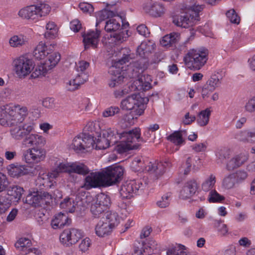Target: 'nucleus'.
Masks as SVG:
<instances>
[{"mask_svg": "<svg viewBox=\"0 0 255 255\" xmlns=\"http://www.w3.org/2000/svg\"><path fill=\"white\" fill-rule=\"evenodd\" d=\"M77 153H83L94 148V139L93 136L86 133L79 134L74 138L71 145Z\"/></svg>", "mask_w": 255, "mask_h": 255, "instance_id": "0eeeda50", "label": "nucleus"}, {"mask_svg": "<svg viewBox=\"0 0 255 255\" xmlns=\"http://www.w3.org/2000/svg\"><path fill=\"white\" fill-rule=\"evenodd\" d=\"M9 174L13 177L18 178L25 175L26 170L24 166L20 165L11 164L8 168Z\"/></svg>", "mask_w": 255, "mask_h": 255, "instance_id": "ea45409f", "label": "nucleus"}, {"mask_svg": "<svg viewBox=\"0 0 255 255\" xmlns=\"http://www.w3.org/2000/svg\"><path fill=\"white\" fill-rule=\"evenodd\" d=\"M236 179L237 184L243 182L248 177V173L246 171L243 170H239L235 172L232 173Z\"/></svg>", "mask_w": 255, "mask_h": 255, "instance_id": "13d9d810", "label": "nucleus"}, {"mask_svg": "<svg viewBox=\"0 0 255 255\" xmlns=\"http://www.w3.org/2000/svg\"><path fill=\"white\" fill-rule=\"evenodd\" d=\"M146 163L140 157H135L131 163V168L134 171H143Z\"/></svg>", "mask_w": 255, "mask_h": 255, "instance_id": "3c124183", "label": "nucleus"}, {"mask_svg": "<svg viewBox=\"0 0 255 255\" xmlns=\"http://www.w3.org/2000/svg\"><path fill=\"white\" fill-rule=\"evenodd\" d=\"M215 89L205 84L202 87L201 91V94L203 99L207 100L210 97L211 93Z\"/></svg>", "mask_w": 255, "mask_h": 255, "instance_id": "0e129e2a", "label": "nucleus"}, {"mask_svg": "<svg viewBox=\"0 0 255 255\" xmlns=\"http://www.w3.org/2000/svg\"><path fill=\"white\" fill-rule=\"evenodd\" d=\"M56 177V174L53 172L40 174L36 180V184H39L40 187L50 188L53 185L54 179Z\"/></svg>", "mask_w": 255, "mask_h": 255, "instance_id": "a878e982", "label": "nucleus"}, {"mask_svg": "<svg viewBox=\"0 0 255 255\" xmlns=\"http://www.w3.org/2000/svg\"><path fill=\"white\" fill-rule=\"evenodd\" d=\"M120 141L117 150L120 153H123L132 149L139 147L140 143L145 140L140 137V129L135 128L128 131L119 133L114 128H108L102 130V134L98 136L96 141L94 140V148L105 149L111 144L114 145Z\"/></svg>", "mask_w": 255, "mask_h": 255, "instance_id": "f257e3e1", "label": "nucleus"}, {"mask_svg": "<svg viewBox=\"0 0 255 255\" xmlns=\"http://www.w3.org/2000/svg\"><path fill=\"white\" fill-rule=\"evenodd\" d=\"M33 129V124L26 123L12 128L10 130V133L14 140H20L25 138Z\"/></svg>", "mask_w": 255, "mask_h": 255, "instance_id": "a211bd4d", "label": "nucleus"}, {"mask_svg": "<svg viewBox=\"0 0 255 255\" xmlns=\"http://www.w3.org/2000/svg\"><path fill=\"white\" fill-rule=\"evenodd\" d=\"M33 65H15V71L19 78H22L31 73Z\"/></svg>", "mask_w": 255, "mask_h": 255, "instance_id": "de8ad7c7", "label": "nucleus"}, {"mask_svg": "<svg viewBox=\"0 0 255 255\" xmlns=\"http://www.w3.org/2000/svg\"><path fill=\"white\" fill-rule=\"evenodd\" d=\"M106 186L119 182L122 178L124 169L120 165L109 166L102 171Z\"/></svg>", "mask_w": 255, "mask_h": 255, "instance_id": "1a4fd4ad", "label": "nucleus"}, {"mask_svg": "<svg viewBox=\"0 0 255 255\" xmlns=\"http://www.w3.org/2000/svg\"><path fill=\"white\" fill-rule=\"evenodd\" d=\"M224 199V197L215 190H212L209 193L208 200L211 203L220 202Z\"/></svg>", "mask_w": 255, "mask_h": 255, "instance_id": "e2e57ef3", "label": "nucleus"}, {"mask_svg": "<svg viewBox=\"0 0 255 255\" xmlns=\"http://www.w3.org/2000/svg\"><path fill=\"white\" fill-rule=\"evenodd\" d=\"M91 245V241L89 238L82 240L79 245V250L82 253L87 252Z\"/></svg>", "mask_w": 255, "mask_h": 255, "instance_id": "338daca9", "label": "nucleus"}, {"mask_svg": "<svg viewBox=\"0 0 255 255\" xmlns=\"http://www.w3.org/2000/svg\"><path fill=\"white\" fill-rule=\"evenodd\" d=\"M238 185L234 175L232 173H230L223 178L222 185L223 187L226 189H231L235 188Z\"/></svg>", "mask_w": 255, "mask_h": 255, "instance_id": "49530a36", "label": "nucleus"}, {"mask_svg": "<svg viewBox=\"0 0 255 255\" xmlns=\"http://www.w3.org/2000/svg\"><path fill=\"white\" fill-rule=\"evenodd\" d=\"M185 134H186V130L175 131L167 136L166 139L175 145L181 146L185 143L183 136Z\"/></svg>", "mask_w": 255, "mask_h": 255, "instance_id": "473e14b6", "label": "nucleus"}, {"mask_svg": "<svg viewBox=\"0 0 255 255\" xmlns=\"http://www.w3.org/2000/svg\"><path fill=\"white\" fill-rule=\"evenodd\" d=\"M46 150L41 147H31L28 149L23 154L24 161L28 164H37L44 160Z\"/></svg>", "mask_w": 255, "mask_h": 255, "instance_id": "9b49d317", "label": "nucleus"}, {"mask_svg": "<svg viewBox=\"0 0 255 255\" xmlns=\"http://www.w3.org/2000/svg\"><path fill=\"white\" fill-rule=\"evenodd\" d=\"M155 46L154 43L151 41H143L137 48V54L142 58H146L154 49Z\"/></svg>", "mask_w": 255, "mask_h": 255, "instance_id": "c85d7f7f", "label": "nucleus"}, {"mask_svg": "<svg viewBox=\"0 0 255 255\" xmlns=\"http://www.w3.org/2000/svg\"><path fill=\"white\" fill-rule=\"evenodd\" d=\"M24 190L22 187L17 185H12L9 187L7 189V196L11 197V199L14 202H18L21 199Z\"/></svg>", "mask_w": 255, "mask_h": 255, "instance_id": "f704fd0d", "label": "nucleus"}, {"mask_svg": "<svg viewBox=\"0 0 255 255\" xmlns=\"http://www.w3.org/2000/svg\"><path fill=\"white\" fill-rule=\"evenodd\" d=\"M27 42V38L23 35H14L9 40L10 45L13 47L21 46L25 45Z\"/></svg>", "mask_w": 255, "mask_h": 255, "instance_id": "a18cd8bd", "label": "nucleus"}, {"mask_svg": "<svg viewBox=\"0 0 255 255\" xmlns=\"http://www.w3.org/2000/svg\"><path fill=\"white\" fill-rule=\"evenodd\" d=\"M71 163H60L55 168L53 173L58 175L59 173L67 172L70 174Z\"/></svg>", "mask_w": 255, "mask_h": 255, "instance_id": "bf43d9fd", "label": "nucleus"}, {"mask_svg": "<svg viewBox=\"0 0 255 255\" xmlns=\"http://www.w3.org/2000/svg\"><path fill=\"white\" fill-rule=\"evenodd\" d=\"M10 200L6 194L0 195V214L4 213L10 206Z\"/></svg>", "mask_w": 255, "mask_h": 255, "instance_id": "603ef678", "label": "nucleus"}, {"mask_svg": "<svg viewBox=\"0 0 255 255\" xmlns=\"http://www.w3.org/2000/svg\"><path fill=\"white\" fill-rule=\"evenodd\" d=\"M56 65H33L31 69V77L32 78H39L44 76L49 70H51Z\"/></svg>", "mask_w": 255, "mask_h": 255, "instance_id": "bb28decb", "label": "nucleus"}, {"mask_svg": "<svg viewBox=\"0 0 255 255\" xmlns=\"http://www.w3.org/2000/svg\"><path fill=\"white\" fill-rule=\"evenodd\" d=\"M32 55L26 53L15 58L13 62L14 64H32Z\"/></svg>", "mask_w": 255, "mask_h": 255, "instance_id": "5fc2aeb1", "label": "nucleus"}, {"mask_svg": "<svg viewBox=\"0 0 255 255\" xmlns=\"http://www.w3.org/2000/svg\"><path fill=\"white\" fill-rule=\"evenodd\" d=\"M151 81L152 80L150 75H141L140 78L133 81L132 88L134 89L135 91L148 90L151 87Z\"/></svg>", "mask_w": 255, "mask_h": 255, "instance_id": "b1692460", "label": "nucleus"}, {"mask_svg": "<svg viewBox=\"0 0 255 255\" xmlns=\"http://www.w3.org/2000/svg\"><path fill=\"white\" fill-rule=\"evenodd\" d=\"M113 229V228L107 224L104 220L101 219L96 226L95 232L98 236L103 237L111 233Z\"/></svg>", "mask_w": 255, "mask_h": 255, "instance_id": "72a5a7b5", "label": "nucleus"}, {"mask_svg": "<svg viewBox=\"0 0 255 255\" xmlns=\"http://www.w3.org/2000/svg\"><path fill=\"white\" fill-rule=\"evenodd\" d=\"M46 32L45 33V37L47 38H53L57 33V29L53 22H49L46 26Z\"/></svg>", "mask_w": 255, "mask_h": 255, "instance_id": "09e8293b", "label": "nucleus"}, {"mask_svg": "<svg viewBox=\"0 0 255 255\" xmlns=\"http://www.w3.org/2000/svg\"><path fill=\"white\" fill-rule=\"evenodd\" d=\"M198 189L197 181L191 179L187 181L184 184L180 193V197L183 199H187L192 197Z\"/></svg>", "mask_w": 255, "mask_h": 255, "instance_id": "412c9836", "label": "nucleus"}, {"mask_svg": "<svg viewBox=\"0 0 255 255\" xmlns=\"http://www.w3.org/2000/svg\"><path fill=\"white\" fill-rule=\"evenodd\" d=\"M77 203L72 198H66L60 203V207L66 212L73 213L75 211Z\"/></svg>", "mask_w": 255, "mask_h": 255, "instance_id": "79ce46f5", "label": "nucleus"}, {"mask_svg": "<svg viewBox=\"0 0 255 255\" xmlns=\"http://www.w3.org/2000/svg\"><path fill=\"white\" fill-rule=\"evenodd\" d=\"M204 8L203 5L194 2L182 8L180 13L174 16L172 22L176 25L183 28L193 26L200 20L199 12Z\"/></svg>", "mask_w": 255, "mask_h": 255, "instance_id": "7ed1b4c3", "label": "nucleus"}, {"mask_svg": "<svg viewBox=\"0 0 255 255\" xmlns=\"http://www.w3.org/2000/svg\"><path fill=\"white\" fill-rule=\"evenodd\" d=\"M112 12L106 9H104L96 13V16L97 18V22L96 26L97 27L100 23L108 18Z\"/></svg>", "mask_w": 255, "mask_h": 255, "instance_id": "4d7b16f0", "label": "nucleus"}, {"mask_svg": "<svg viewBox=\"0 0 255 255\" xmlns=\"http://www.w3.org/2000/svg\"><path fill=\"white\" fill-rule=\"evenodd\" d=\"M116 58L114 59V64H126L132 62L134 58V54L131 52L130 49L127 48H122L116 55Z\"/></svg>", "mask_w": 255, "mask_h": 255, "instance_id": "5701e85b", "label": "nucleus"}, {"mask_svg": "<svg viewBox=\"0 0 255 255\" xmlns=\"http://www.w3.org/2000/svg\"><path fill=\"white\" fill-rule=\"evenodd\" d=\"M207 50L198 51L192 49L189 51L184 57L185 64H205L207 60Z\"/></svg>", "mask_w": 255, "mask_h": 255, "instance_id": "ddd939ff", "label": "nucleus"}, {"mask_svg": "<svg viewBox=\"0 0 255 255\" xmlns=\"http://www.w3.org/2000/svg\"><path fill=\"white\" fill-rule=\"evenodd\" d=\"M31 244V241L28 238H21L15 244V248L19 251H25Z\"/></svg>", "mask_w": 255, "mask_h": 255, "instance_id": "864d4df0", "label": "nucleus"}, {"mask_svg": "<svg viewBox=\"0 0 255 255\" xmlns=\"http://www.w3.org/2000/svg\"><path fill=\"white\" fill-rule=\"evenodd\" d=\"M51 199V195L47 192H43L39 194L38 192L29 194L26 197L25 203L31 206L36 207L41 206Z\"/></svg>", "mask_w": 255, "mask_h": 255, "instance_id": "f3484780", "label": "nucleus"}, {"mask_svg": "<svg viewBox=\"0 0 255 255\" xmlns=\"http://www.w3.org/2000/svg\"><path fill=\"white\" fill-rule=\"evenodd\" d=\"M145 186V183L143 184L140 180L127 181L121 187L120 191L121 196L123 199L130 198L139 190H142Z\"/></svg>", "mask_w": 255, "mask_h": 255, "instance_id": "9d476101", "label": "nucleus"}, {"mask_svg": "<svg viewBox=\"0 0 255 255\" xmlns=\"http://www.w3.org/2000/svg\"><path fill=\"white\" fill-rule=\"evenodd\" d=\"M100 186H106L102 172L91 173L85 179L84 184L81 186L86 190Z\"/></svg>", "mask_w": 255, "mask_h": 255, "instance_id": "4468645a", "label": "nucleus"}, {"mask_svg": "<svg viewBox=\"0 0 255 255\" xmlns=\"http://www.w3.org/2000/svg\"><path fill=\"white\" fill-rule=\"evenodd\" d=\"M100 34L101 31L98 29H96L95 31L92 30L83 34L85 48L87 49L90 46L94 48H97Z\"/></svg>", "mask_w": 255, "mask_h": 255, "instance_id": "aec40b11", "label": "nucleus"}, {"mask_svg": "<svg viewBox=\"0 0 255 255\" xmlns=\"http://www.w3.org/2000/svg\"><path fill=\"white\" fill-rule=\"evenodd\" d=\"M110 204L111 200L109 196L105 194L100 193L93 200L90 206V211L94 217H99Z\"/></svg>", "mask_w": 255, "mask_h": 255, "instance_id": "6e6552de", "label": "nucleus"}, {"mask_svg": "<svg viewBox=\"0 0 255 255\" xmlns=\"http://www.w3.org/2000/svg\"><path fill=\"white\" fill-rule=\"evenodd\" d=\"M89 168L83 163L78 162L71 163L70 174L75 173L85 175L89 173Z\"/></svg>", "mask_w": 255, "mask_h": 255, "instance_id": "37998d69", "label": "nucleus"}, {"mask_svg": "<svg viewBox=\"0 0 255 255\" xmlns=\"http://www.w3.org/2000/svg\"><path fill=\"white\" fill-rule=\"evenodd\" d=\"M104 220L105 222L109 225L112 228H114L120 223V217L118 214L115 212H107L102 219Z\"/></svg>", "mask_w": 255, "mask_h": 255, "instance_id": "e433bc0d", "label": "nucleus"}, {"mask_svg": "<svg viewBox=\"0 0 255 255\" xmlns=\"http://www.w3.org/2000/svg\"><path fill=\"white\" fill-rule=\"evenodd\" d=\"M171 195L169 193H166L164 195L160 200L157 202V205L160 208H166L170 204L171 200Z\"/></svg>", "mask_w": 255, "mask_h": 255, "instance_id": "69168bd1", "label": "nucleus"}, {"mask_svg": "<svg viewBox=\"0 0 255 255\" xmlns=\"http://www.w3.org/2000/svg\"><path fill=\"white\" fill-rule=\"evenodd\" d=\"M83 236V232L78 229H66L60 234V241L63 245L69 246L76 244Z\"/></svg>", "mask_w": 255, "mask_h": 255, "instance_id": "f8f14e48", "label": "nucleus"}, {"mask_svg": "<svg viewBox=\"0 0 255 255\" xmlns=\"http://www.w3.org/2000/svg\"><path fill=\"white\" fill-rule=\"evenodd\" d=\"M216 155L218 163H223L229 156V152L225 149H220L216 151Z\"/></svg>", "mask_w": 255, "mask_h": 255, "instance_id": "680f3d73", "label": "nucleus"}, {"mask_svg": "<svg viewBox=\"0 0 255 255\" xmlns=\"http://www.w3.org/2000/svg\"><path fill=\"white\" fill-rule=\"evenodd\" d=\"M211 114L210 108L201 111L197 115V123L200 127L206 126L209 123Z\"/></svg>", "mask_w": 255, "mask_h": 255, "instance_id": "58836bf2", "label": "nucleus"}, {"mask_svg": "<svg viewBox=\"0 0 255 255\" xmlns=\"http://www.w3.org/2000/svg\"><path fill=\"white\" fill-rule=\"evenodd\" d=\"M22 143L27 147L42 148L46 144V139L40 134L31 133L24 138Z\"/></svg>", "mask_w": 255, "mask_h": 255, "instance_id": "6ab92c4d", "label": "nucleus"}, {"mask_svg": "<svg viewBox=\"0 0 255 255\" xmlns=\"http://www.w3.org/2000/svg\"><path fill=\"white\" fill-rule=\"evenodd\" d=\"M109 73L112 76L111 80L109 82V86L115 88L120 85L126 79L125 73L123 74L121 71L120 65H112L109 69Z\"/></svg>", "mask_w": 255, "mask_h": 255, "instance_id": "dca6fc26", "label": "nucleus"}, {"mask_svg": "<svg viewBox=\"0 0 255 255\" xmlns=\"http://www.w3.org/2000/svg\"><path fill=\"white\" fill-rule=\"evenodd\" d=\"M128 31L125 28L120 29L113 33H110L108 36L109 42L119 45L126 41L128 36Z\"/></svg>", "mask_w": 255, "mask_h": 255, "instance_id": "393cba45", "label": "nucleus"}, {"mask_svg": "<svg viewBox=\"0 0 255 255\" xmlns=\"http://www.w3.org/2000/svg\"><path fill=\"white\" fill-rule=\"evenodd\" d=\"M28 115L27 107L18 104L0 107V125L9 127L22 123Z\"/></svg>", "mask_w": 255, "mask_h": 255, "instance_id": "f03ea898", "label": "nucleus"}, {"mask_svg": "<svg viewBox=\"0 0 255 255\" xmlns=\"http://www.w3.org/2000/svg\"><path fill=\"white\" fill-rule=\"evenodd\" d=\"M133 91H135V90L132 88V83L130 85L126 86L123 89L115 90L114 95L116 98H121Z\"/></svg>", "mask_w": 255, "mask_h": 255, "instance_id": "8fccbe9b", "label": "nucleus"}, {"mask_svg": "<svg viewBox=\"0 0 255 255\" xmlns=\"http://www.w3.org/2000/svg\"><path fill=\"white\" fill-rule=\"evenodd\" d=\"M121 71L125 73L126 79L137 78L140 77L144 70L147 68L146 65H120Z\"/></svg>", "mask_w": 255, "mask_h": 255, "instance_id": "2eb2a0df", "label": "nucleus"}, {"mask_svg": "<svg viewBox=\"0 0 255 255\" xmlns=\"http://www.w3.org/2000/svg\"><path fill=\"white\" fill-rule=\"evenodd\" d=\"M143 9L146 13L156 17L161 16L165 12L163 5L159 3L146 2L143 4Z\"/></svg>", "mask_w": 255, "mask_h": 255, "instance_id": "4be33fe9", "label": "nucleus"}, {"mask_svg": "<svg viewBox=\"0 0 255 255\" xmlns=\"http://www.w3.org/2000/svg\"><path fill=\"white\" fill-rule=\"evenodd\" d=\"M47 46L45 43L41 41L35 48L33 51V56L38 60L44 59L49 52L47 51Z\"/></svg>", "mask_w": 255, "mask_h": 255, "instance_id": "4c0bfd02", "label": "nucleus"}, {"mask_svg": "<svg viewBox=\"0 0 255 255\" xmlns=\"http://www.w3.org/2000/svg\"><path fill=\"white\" fill-rule=\"evenodd\" d=\"M180 38L179 32H173L162 37L160 43L163 47L175 46L180 41Z\"/></svg>", "mask_w": 255, "mask_h": 255, "instance_id": "cd10ccee", "label": "nucleus"}, {"mask_svg": "<svg viewBox=\"0 0 255 255\" xmlns=\"http://www.w3.org/2000/svg\"><path fill=\"white\" fill-rule=\"evenodd\" d=\"M221 77V76H217L215 73H213L205 84L215 90L220 83Z\"/></svg>", "mask_w": 255, "mask_h": 255, "instance_id": "6e6d98bb", "label": "nucleus"}, {"mask_svg": "<svg viewBox=\"0 0 255 255\" xmlns=\"http://www.w3.org/2000/svg\"><path fill=\"white\" fill-rule=\"evenodd\" d=\"M69 219L67 215L60 213L56 215L51 221V226L54 229L61 228L67 224H69Z\"/></svg>", "mask_w": 255, "mask_h": 255, "instance_id": "c9c22d12", "label": "nucleus"}, {"mask_svg": "<svg viewBox=\"0 0 255 255\" xmlns=\"http://www.w3.org/2000/svg\"><path fill=\"white\" fill-rule=\"evenodd\" d=\"M51 9L49 5L46 3H39L37 5H31L21 9L18 15L22 18L37 20L39 17L48 14Z\"/></svg>", "mask_w": 255, "mask_h": 255, "instance_id": "39448f33", "label": "nucleus"}, {"mask_svg": "<svg viewBox=\"0 0 255 255\" xmlns=\"http://www.w3.org/2000/svg\"><path fill=\"white\" fill-rule=\"evenodd\" d=\"M149 100L142 98L139 94H133L122 100L121 108L126 111H131L135 116L141 115L145 109V105Z\"/></svg>", "mask_w": 255, "mask_h": 255, "instance_id": "20e7f679", "label": "nucleus"}, {"mask_svg": "<svg viewBox=\"0 0 255 255\" xmlns=\"http://www.w3.org/2000/svg\"><path fill=\"white\" fill-rule=\"evenodd\" d=\"M167 255H190L186 247L182 245H176L169 248L166 251Z\"/></svg>", "mask_w": 255, "mask_h": 255, "instance_id": "c03bdc74", "label": "nucleus"}, {"mask_svg": "<svg viewBox=\"0 0 255 255\" xmlns=\"http://www.w3.org/2000/svg\"><path fill=\"white\" fill-rule=\"evenodd\" d=\"M248 159L247 154L241 153L237 155L230 159L227 164V168L228 170H233L238 168L244 164Z\"/></svg>", "mask_w": 255, "mask_h": 255, "instance_id": "c756f323", "label": "nucleus"}, {"mask_svg": "<svg viewBox=\"0 0 255 255\" xmlns=\"http://www.w3.org/2000/svg\"><path fill=\"white\" fill-rule=\"evenodd\" d=\"M244 109V111L248 113L253 114L255 112V96L248 100L246 103Z\"/></svg>", "mask_w": 255, "mask_h": 255, "instance_id": "052dcab7", "label": "nucleus"}, {"mask_svg": "<svg viewBox=\"0 0 255 255\" xmlns=\"http://www.w3.org/2000/svg\"><path fill=\"white\" fill-rule=\"evenodd\" d=\"M146 164L144 165V170L150 173H154L157 176L162 175L165 171V165L162 163L152 162L146 161Z\"/></svg>", "mask_w": 255, "mask_h": 255, "instance_id": "7c9ffc66", "label": "nucleus"}, {"mask_svg": "<svg viewBox=\"0 0 255 255\" xmlns=\"http://www.w3.org/2000/svg\"><path fill=\"white\" fill-rule=\"evenodd\" d=\"M216 182L215 175L211 174L207 176L201 184V189L205 192H208L213 190Z\"/></svg>", "mask_w": 255, "mask_h": 255, "instance_id": "a19ab883", "label": "nucleus"}, {"mask_svg": "<svg viewBox=\"0 0 255 255\" xmlns=\"http://www.w3.org/2000/svg\"><path fill=\"white\" fill-rule=\"evenodd\" d=\"M226 15L232 23L235 24H239L240 23V18L234 9H232L228 10L226 12Z\"/></svg>", "mask_w": 255, "mask_h": 255, "instance_id": "774afa93", "label": "nucleus"}, {"mask_svg": "<svg viewBox=\"0 0 255 255\" xmlns=\"http://www.w3.org/2000/svg\"><path fill=\"white\" fill-rule=\"evenodd\" d=\"M89 66V65H75L74 69L77 73L74 79L65 82V87L67 90L74 91L77 90L88 80Z\"/></svg>", "mask_w": 255, "mask_h": 255, "instance_id": "423d86ee", "label": "nucleus"}, {"mask_svg": "<svg viewBox=\"0 0 255 255\" xmlns=\"http://www.w3.org/2000/svg\"><path fill=\"white\" fill-rule=\"evenodd\" d=\"M121 22L122 20L120 17L111 18L106 21L105 29L107 32L113 33L123 28V25H121Z\"/></svg>", "mask_w": 255, "mask_h": 255, "instance_id": "2f4dec72", "label": "nucleus"}]
</instances>
